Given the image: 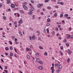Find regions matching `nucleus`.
Returning <instances> with one entry per match:
<instances>
[{"mask_svg": "<svg viewBox=\"0 0 73 73\" xmlns=\"http://www.w3.org/2000/svg\"><path fill=\"white\" fill-rule=\"evenodd\" d=\"M57 3L58 4H60V5H64V3L63 2H60V1H58Z\"/></svg>", "mask_w": 73, "mask_h": 73, "instance_id": "nucleus-1", "label": "nucleus"}, {"mask_svg": "<svg viewBox=\"0 0 73 73\" xmlns=\"http://www.w3.org/2000/svg\"><path fill=\"white\" fill-rule=\"evenodd\" d=\"M62 68V65H59L58 66V69H61Z\"/></svg>", "mask_w": 73, "mask_h": 73, "instance_id": "nucleus-2", "label": "nucleus"}, {"mask_svg": "<svg viewBox=\"0 0 73 73\" xmlns=\"http://www.w3.org/2000/svg\"><path fill=\"white\" fill-rule=\"evenodd\" d=\"M68 52L69 55H70L72 53V52H70V50L69 49L68 50Z\"/></svg>", "mask_w": 73, "mask_h": 73, "instance_id": "nucleus-3", "label": "nucleus"}, {"mask_svg": "<svg viewBox=\"0 0 73 73\" xmlns=\"http://www.w3.org/2000/svg\"><path fill=\"white\" fill-rule=\"evenodd\" d=\"M35 10V9L33 7H32L31 8V9L30 10V12H33Z\"/></svg>", "mask_w": 73, "mask_h": 73, "instance_id": "nucleus-4", "label": "nucleus"}, {"mask_svg": "<svg viewBox=\"0 0 73 73\" xmlns=\"http://www.w3.org/2000/svg\"><path fill=\"white\" fill-rule=\"evenodd\" d=\"M23 7L25 10H27L28 9V7L25 6H23Z\"/></svg>", "mask_w": 73, "mask_h": 73, "instance_id": "nucleus-5", "label": "nucleus"}, {"mask_svg": "<svg viewBox=\"0 0 73 73\" xmlns=\"http://www.w3.org/2000/svg\"><path fill=\"white\" fill-rule=\"evenodd\" d=\"M36 62H39V61H40V60L38 58H37L36 60Z\"/></svg>", "mask_w": 73, "mask_h": 73, "instance_id": "nucleus-6", "label": "nucleus"}, {"mask_svg": "<svg viewBox=\"0 0 73 73\" xmlns=\"http://www.w3.org/2000/svg\"><path fill=\"white\" fill-rule=\"evenodd\" d=\"M7 3L8 4H11V2L10 0H7Z\"/></svg>", "mask_w": 73, "mask_h": 73, "instance_id": "nucleus-7", "label": "nucleus"}, {"mask_svg": "<svg viewBox=\"0 0 73 73\" xmlns=\"http://www.w3.org/2000/svg\"><path fill=\"white\" fill-rule=\"evenodd\" d=\"M41 6H43V5L42 4H39L38 5V8H40Z\"/></svg>", "mask_w": 73, "mask_h": 73, "instance_id": "nucleus-8", "label": "nucleus"}, {"mask_svg": "<svg viewBox=\"0 0 73 73\" xmlns=\"http://www.w3.org/2000/svg\"><path fill=\"white\" fill-rule=\"evenodd\" d=\"M26 51L27 52H28V51H31V48H27L26 49Z\"/></svg>", "mask_w": 73, "mask_h": 73, "instance_id": "nucleus-9", "label": "nucleus"}, {"mask_svg": "<svg viewBox=\"0 0 73 73\" xmlns=\"http://www.w3.org/2000/svg\"><path fill=\"white\" fill-rule=\"evenodd\" d=\"M11 6L12 8H14L15 7V5L14 4H12L11 5Z\"/></svg>", "mask_w": 73, "mask_h": 73, "instance_id": "nucleus-10", "label": "nucleus"}, {"mask_svg": "<svg viewBox=\"0 0 73 73\" xmlns=\"http://www.w3.org/2000/svg\"><path fill=\"white\" fill-rule=\"evenodd\" d=\"M38 69H40V70H42V67L41 66H40L38 67Z\"/></svg>", "mask_w": 73, "mask_h": 73, "instance_id": "nucleus-11", "label": "nucleus"}, {"mask_svg": "<svg viewBox=\"0 0 73 73\" xmlns=\"http://www.w3.org/2000/svg\"><path fill=\"white\" fill-rule=\"evenodd\" d=\"M32 38L33 40H35V38H36V37H35V36L34 35L33 36H32Z\"/></svg>", "mask_w": 73, "mask_h": 73, "instance_id": "nucleus-12", "label": "nucleus"}, {"mask_svg": "<svg viewBox=\"0 0 73 73\" xmlns=\"http://www.w3.org/2000/svg\"><path fill=\"white\" fill-rule=\"evenodd\" d=\"M46 27H49V26H50V24L49 23H47L46 24Z\"/></svg>", "mask_w": 73, "mask_h": 73, "instance_id": "nucleus-13", "label": "nucleus"}, {"mask_svg": "<svg viewBox=\"0 0 73 73\" xmlns=\"http://www.w3.org/2000/svg\"><path fill=\"white\" fill-rule=\"evenodd\" d=\"M47 21L48 23H49L50 21V18H48L47 19Z\"/></svg>", "mask_w": 73, "mask_h": 73, "instance_id": "nucleus-14", "label": "nucleus"}, {"mask_svg": "<svg viewBox=\"0 0 73 73\" xmlns=\"http://www.w3.org/2000/svg\"><path fill=\"white\" fill-rule=\"evenodd\" d=\"M19 24H22L23 23V21L21 20H20L19 22Z\"/></svg>", "mask_w": 73, "mask_h": 73, "instance_id": "nucleus-15", "label": "nucleus"}, {"mask_svg": "<svg viewBox=\"0 0 73 73\" xmlns=\"http://www.w3.org/2000/svg\"><path fill=\"white\" fill-rule=\"evenodd\" d=\"M64 17H68V16H69V15H68V14H65L64 15Z\"/></svg>", "mask_w": 73, "mask_h": 73, "instance_id": "nucleus-16", "label": "nucleus"}, {"mask_svg": "<svg viewBox=\"0 0 73 73\" xmlns=\"http://www.w3.org/2000/svg\"><path fill=\"white\" fill-rule=\"evenodd\" d=\"M10 49L11 50H12L13 49V47L11 46L10 47Z\"/></svg>", "mask_w": 73, "mask_h": 73, "instance_id": "nucleus-17", "label": "nucleus"}, {"mask_svg": "<svg viewBox=\"0 0 73 73\" xmlns=\"http://www.w3.org/2000/svg\"><path fill=\"white\" fill-rule=\"evenodd\" d=\"M27 58H28V59H30V56H29V55H27Z\"/></svg>", "mask_w": 73, "mask_h": 73, "instance_id": "nucleus-18", "label": "nucleus"}, {"mask_svg": "<svg viewBox=\"0 0 73 73\" xmlns=\"http://www.w3.org/2000/svg\"><path fill=\"white\" fill-rule=\"evenodd\" d=\"M19 34H20L21 36H23V34H22V33L21 32V31H19Z\"/></svg>", "mask_w": 73, "mask_h": 73, "instance_id": "nucleus-19", "label": "nucleus"}, {"mask_svg": "<svg viewBox=\"0 0 73 73\" xmlns=\"http://www.w3.org/2000/svg\"><path fill=\"white\" fill-rule=\"evenodd\" d=\"M70 58H68L67 59V62L68 63H69V61H70Z\"/></svg>", "mask_w": 73, "mask_h": 73, "instance_id": "nucleus-20", "label": "nucleus"}, {"mask_svg": "<svg viewBox=\"0 0 73 73\" xmlns=\"http://www.w3.org/2000/svg\"><path fill=\"white\" fill-rule=\"evenodd\" d=\"M59 52L60 53L61 56H63V53H62V52L61 51H60Z\"/></svg>", "mask_w": 73, "mask_h": 73, "instance_id": "nucleus-21", "label": "nucleus"}, {"mask_svg": "<svg viewBox=\"0 0 73 73\" xmlns=\"http://www.w3.org/2000/svg\"><path fill=\"white\" fill-rule=\"evenodd\" d=\"M20 13H21L24 14V12L23 11L21 10H20Z\"/></svg>", "mask_w": 73, "mask_h": 73, "instance_id": "nucleus-22", "label": "nucleus"}, {"mask_svg": "<svg viewBox=\"0 0 73 73\" xmlns=\"http://www.w3.org/2000/svg\"><path fill=\"white\" fill-rule=\"evenodd\" d=\"M62 17H63V14H61L60 15V17L62 18Z\"/></svg>", "mask_w": 73, "mask_h": 73, "instance_id": "nucleus-23", "label": "nucleus"}, {"mask_svg": "<svg viewBox=\"0 0 73 73\" xmlns=\"http://www.w3.org/2000/svg\"><path fill=\"white\" fill-rule=\"evenodd\" d=\"M5 49L6 50H9V48H8V47H6L5 48Z\"/></svg>", "mask_w": 73, "mask_h": 73, "instance_id": "nucleus-24", "label": "nucleus"}, {"mask_svg": "<svg viewBox=\"0 0 73 73\" xmlns=\"http://www.w3.org/2000/svg\"><path fill=\"white\" fill-rule=\"evenodd\" d=\"M54 68V66H52L51 67L50 70H52V69H53Z\"/></svg>", "mask_w": 73, "mask_h": 73, "instance_id": "nucleus-25", "label": "nucleus"}, {"mask_svg": "<svg viewBox=\"0 0 73 73\" xmlns=\"http://www.w3.org/2000/svg\"><path fill=\"white\" fill-rule=\"evenodd\" d=\"M3 7V3H0V7L1 8V7Z\"/></svg>", "mask_w": 73, "mask_h": 73, "instance_id": "nucleus-26", "label": "nucleus"}, {"mask_svg": "<svg viewBox=\"0 0 73 73\" xmlns=\"http://www.w3.org/2000/svg\"><path fill=\"white\" fill-rule=\"evenodd\" d=\"M27 5V3L26 2H25L23 4V6H25Z\"/></svg>", "mask_w": 73, "mask_h": 73, "instance_id": "nucleus-27", "label": "nucleus"}, {"mask_svg": "<svg viewBox=\"0 0 73 73\" xmlns=\"http://www.w3.org/2000/svg\"><path fill=\"white\" fill-rule=\"evenodd\" d=\"M63 42H66V39L64 38V40H63Z\"/></svg>", "mask_w": 73, "mask_h": 73, "instance_id": "nucleus-28", "label": "nucleus"}, {"mask_svg": "<svg viewBox=\"0 0 73 73\" xmlns=\"http://www.w3.org/2000/svg\"><path fill=\"white\" fill-rule=\"evenodd\" d=\"M51 70V72H52V73H54V69H52V70Z\"/></svg>", "mask_w": 73, "mask_h": 73, "instance_id": "nucleus-29", "label": "nucleus"}, {"mask_svg": "<svg viewBox=\"0 0 73 73\" xmlns=\"http://www.w3.org/2000/svg\"><path fill=\"white\" fill-rule=\"evenodd\" d=\"M39 48L40 49H43V48L41 46H39Z\"/></svg>", "mask_w": 73, "mask_h": 73, "instance_id": "nucleus-30", "label": "nucleus"}, {"mask_svg": "<svg viewBox=\"0 0 73 73\" xmlns=\"http://www.w3.org/2000/svg\"><path fill=\"white\" fill-rule=\"evenodd\" d=\"M39 62L40 64H43V62L41 61H40Z\"/></svg>", "mask_w": 73, "mask_h": 73, "instance_id": "nucleus-31", "label": "nucleus"}, {"mask_svg": "<svg viewBox=\"0 0 73 73\" xmlns=\"http://www.w3.org/2000/svg\"><path fill=\"white\" fill-rule=\"evenodd\" d=\"M36 56L37 57H38L39 56L38 53H37L36 54Z\"/></svg>", "mask_w": 73, "mask_h": 73, "instance_id": "nucleus-32", "label": "nucleus"}, {"mask_svg": "<svg viewBox=\"0 0 73 73\" xmlns=\"http://www.w3.org/2000/svg\"><path fill=\"white\" fill-rule=\"evenodd\" d=\"M31 3H32L33 4L35 3V2H34V1L32 0H31Z\"/></svg>", "mask_w": 73, "mask_h": 73, "instance_id": "nucleus-33", "label": "nucleus"}, {"mask_svg": "<svg viewBox=\"0 0 73 73\" xmlns=\"http://www.w3.org/2000/svg\"><path fill=\"white\" fill-rule=\"evenodd\" d=\"M59 65V64H55V66H58Z\"/></svg>", "mask_w": 73, "mask_h": 73, "instance_id": "nucleus-34", "label": "nucleus"}, {"mask_svg": "<svg viewBox=\"0 0 73 73\" xmlns=\"http://www.w3.org/2000/svg\"><path fill=\"white\" fill-rule=\"evenodd\" d=\"M55 30L57 32H58V28L57 27L56 28Z\"/></svg>", "mask_w": 73, "mask_h": 73, "instance_id": "nucleus-35", "label": "nucleus"}, {"mask_svg": "<svg viewBox=\"0 0 73 73\" xmlns=\"http://www.w3.org/2000/svg\"><path fill=\"white\" fill-rule=\"evenodd\" d=\"M29 15H31L32 14V12H29L28 13Z\"/></svg>", "mask_w": 73, "mask_h": 73, "instance_id": "nucleus-36", "label": "nucleus"}, {"mask_svg": "<svg viewBox=\"0 0 73 73\" xmlns=\"http://www.w3.org/2000/svg\"><path fill=\"white\" fill-rule=\"evenodd\" d=\"M6 17L5 16L3 17V19L4 20H6Z\"/></svg>", "mask_w": 73, "mask_h": 73, "instance_id": "nucleus-37", "label": "nucleus"}, {"mask_svg": "<svg viewBox=\"0 0 73 73\" xmlns=\"http://www.w3.org/2000/svg\"><path fill=\"white\" fill-rule=\"evenodd\" d=\"M37 33H38V35H40V32L39 31H36Z\"/></svg>", "mask_w": 73, "mask_h": 73, "instance_id": "nucleus-38", "label": "nucleus"}, {"mask_svg": "<svg viewBox=\"0 0 73 73\" xmlns=\"http://www.w3.org/2000/svg\"><path fill=\"white\" fill-rule=\"evenodd\" d=\"M54 15L55 17H57V13H55L54 14Z\"/></svg>", "mask_w": 73, "mask_h": 73, "instance_id": "nucleus-39", "label": "nucleus"}, {"mask_svg": "<svg viewBox=\"0 0 73 73\" xmlns=\"http://www.w3.org/2000/svg\"><path fill=\"white\" fill-rule=\"evenodd\" d=\"M46 30L47 31V33H49V29H46Z\"/></svg>", "mask_w": 73, "mask_h": 73, "instance_id": "nucleus-40", "label": "nucleus"}, {"mask_svg": "<svg viewBox=\"0 0 73 73\" xmlns=\"http://www.w3.org/2000/svg\"><path fill=\"white\" fill-rule=\"evenodd\" d=\"M49 2V0H45L44 1L45 3H48V2Z\"/></svg>", "mask_w": 73, "mask_h": 73, "instance_id": "nucleus-41", "label": "nucleus"}, {"mask_svg": "<svg viewBox=\"0 0 73 73\" xmlns=\"http://www.w3.org/2000/svg\"><path fill=\"white\" fill-rule=\"evenodd\" d=\"M10 54L11 56H13V54L12 53H10Z\"/></svg>", "mask_w": 73, "mask_h": 73, "instance_id": "nucleus-42", "label": "nucleus"}, {"mask_svg": "<svg viewBox=\"0 0 73 73\" xmlns=\"http://www.w3.org/2000/svg\"><path fill=\"white\" fill-rule=\"evenodd\" d=\"M9 42H10V45H12V41H9Z\"/></svg>", "mask_w": 73, "mask_h": 73, "instance_id": "nucleus-43", "label": "nucleus"}, {"mask_svg": "<svg viewBox=\"0 0 73 73\" xmlns=\"http://www.w3.org/2000/svg\"><path fill=\"white\" fill-rule=\"evenodd\" d=\"M55 8H58V5H55Z\"/></svg>", "mask_w": 73, "mask_h": 73, "instance_id": "nucleus-44", "label": "nucleus"}, {"mask_svg": "<svg viewBox=\"0 0 73 73\" xmlns=\"http://www.w3.org/2000/svg\"><path fill=\"white\" fill-rule=\"evenodd\" d=\"M0 69H1V70H3V68H2V66H1V65H0Z\"/></svg>", "mask_w": 73, "mask_h": 73, "instance_id": "nucleus-45", "label": "nucleus"}, {"mask_svg": "<svg viewBox=\"0 0 73 73\" xmlns=\"http://www.w3.org/2000/svg\"><path fill=\"white\" fill-rule=\"evenodd\" d=\"M47 8H48V9H51V7H50V6H48L47 7Z\"/></svg>", "mask_w": 73, "mask_h": 73, "instance_id": "nucleus-46", "label": "nucleus"}, {"mask_svg": "<svg viewBox=\"0 0 73 73\" xmlns=\"http://www.w3.org/2000/svg\"><path fill=\"white\" fill-rule=\"evenodd\" d=\"M35 15H33V20H34V19H35Z\"/></svg>", "mask_w": 73, "mask_h": 73, "instance_id": "nucleus-47", "label": "nucleus"}, {"mask_svg": "<svg viewBox=\"0 0 73 73\" xmlns=\"http://www.w3.org/2000/svg\"><path fill=\"white\" fill-rule=\"evenodd\" d=\"M17 22L16 21H15L14 23V24L15 25H16V24H17Z\"/></svg>", "mask_w": 73, "mask_h": 73, "instance_id": "nucleus-48", "label": "nucleus"}, {"mask_svg": "<svg viewBox=\"0 0 73 73\" xmlns=\"http://www.w3.org/2000/svg\"><path fill=\"white\" fill-rule=\"evenodd\" d=\"M67 19H71V18L70 17H67Z\"/></svg>", "mask_w": 73, "mask_h": 73, "instance_id": "nucleus-49", "label": "nucleus"}, {"mask_svg": "<svg viewBox=\"0 0 73 73\" xmlns=\"http://www.w3.org/2000/svg\"><path fill=\"white\" fill-rule=\"evenodd\" d=\"M71 38H73V36L72 35H70V37Z\"/></svg>", "mask_w": 73, "mask_h": 73, "instance_id": "nucleus-50", "label": "nucleus"}, {"mask_svg": "<svg viewBox=\"0 0 73 73\" xmlns=\"http://www.w3.org/2000/svg\"><path fill=\"white\" fill-rule=\"evenodd\" d=\"M44 54L45 56H47V52H44Z\"/></svg>", "mask_w": 73, "mask_h": 73, "instance_id": "nucleus-51", "label": "nucleus"}, {"mask_svg": "<svg viewBox=\"0 0 73 73\" xmlns=\"http://www.w3.org/2000/svg\"><path fill=\"white\" fill-rule=\"evenodd\" d=\"M60 49H61V50H62L63 49H64V48H63V46H61L60 47Z\"/></svg>", "mask_w": 73, "mask_h": 73, "instance_id": "nucleus-52", "label": "nucleus"}, {"mask_svg": "<svg viewBox=\"0 0 73 73\" xmlns=\"http://www.w3.org/2000/svg\"><path fill=\"white\" fill-rule=\"evenodd\" d=\"M5 69H7V68H8V67H7V66H5Z\"/></svg>", "mask_w": 73, "mask_h": 73, "instance_id": "nucleus-53", "label": "nucleus"}, {"mask_svg": "<svg viewBox=\"0 0 73 73\" xmlns=\"http://www.w3.org/2000/svg\"><path fill=\"white\" fill-rule=\"evenodd\" d=\"M56 72L57 73H59L60 72V71L58 70H56Z\"/></svg>", "mask_w": 73, "mask_h": 73, "instance_id": "nucleus-54", "label": "nucleus"}, {"mask_svg": "<svg viewBox=\"0 0 73 73\" xmlns=\"http://www.w3.org/2000/svg\"><path fill=\"white\" fill-rule=\"evenodd\" d=\"M5 54L6 55V56H8V53H7V52H5Z\"/></svg>", "mask_w": 73, "mask_h": 73, "instance_id": "nucleus-55", "label": "nucleus"}, {"mask_svg": "<svg viewBox=\"0 0 73 73\" xmlns=\"http://www.w3.org/2000/svg\"><path fill=\"white\" fill-rule=\"evenodd\" d=\"M52 66H54V64L53 63H52Z\"/></svg>", "mask_w": 73, "mask_h": 73, "instance_id": "nucleus-56", "label": "nucleus"}, {"mask_svg": "<svg viewBox=\"0 0 73 73\" xmlns=\"http://www.w3.org/2000/svg\"><path fill=\"white\" fill-rule=\"evenodd\" d=\"M15 42L16 44H18V42H17L15 41Z\"/></svg>", "mask_w": 73, "mask_h": 73, "instance_id": "nucleus-57", "label": "nucleus"}, {"mask_svg": "<svg viewBox=\"0 0 73 73\" xmlns=\"http://www.w3.org/2000/svg\"><path fill=\"white\" fill-rule=\"evenodd\" d=\"M29 38L30 40H32V38L31 37V36H30Z\"/></svg>", "mask_w": 73, "mask_h": 73, "instance_id": "nucleus-58", "label": "nucleus"}, {"mask_svg": "<svg viewBox=\"0 0 73 73\" xmlns=\"http://www.w3.org/2000/svg\"><path fill=\"white\" fill-rule=\"evenodd\" d=\"M17 14L18 15H17V17H19L20 16V14H19V13H17Z\"/></svg>", "mask_w": 73, "mask_h": 73, "instance_id": "nucleus-59", "label": "nucleus"}, {"mask_svg": "<svg viewBox=\"0 0 73 73\" xmlns=\"http://www.w3.org/2000/svg\"><path fill=\"white\" fill-rule=\"evenodd\" d=\"M69 31H71V30H72V28H69Z\"/></svg>", "mask_w": 73, "mask_h": 73, "instance_id": "nucleus-60", "label": "nucleus"}, {"mask_svg": "<svg viewBox=\"0 0 73 73\" xmlns=\"http://www.w3.org/2000/svg\"><path fill=\"white\" fill-rule=\"evenodd\" d=\"M52 35H54V34H55L54 32L52 31Z\"/></svg>", "mask_w": 73, "mask_h": 73, "instance_id": "nucleus-61", "label": "nucleus"}, {"mask_svg": "<svg viewBox=\"0 0 73 73\" xmlns=\"http://www.w3.org/2000/svg\"><path fill=\"white\" fill-rule=\"evenodd\" d=\"M3 29L2 28H0V31H2L3 30Z\"/></svg>", "mask_w": 73, "mask_h": 73, "instance_id": "nucleus-62", "label": "nucleus"}, {"mask_svg": "<svg viewBox=\"0 0 73 73\" xmlns=\"http://www.w3.org/2000/svg\"><path fill=\"white\" fill-rule=\"evenodd\" d=\"M15 41H17V38H15Z\"/></svg>", "mask_w": 73, "mask_h": 73, "instance_id": "nucleus-63", "label": "nucleus"}, {"mask_svg": "<svg viewBox=\"0 0 73 73\" xmlns=\"http://www.w3.org/2000/svg\"><path fill=\"white\" fill-rule=\"evenodd\" d=\"M66 45L67 46H69V44L68 43H67Z\"/></svg>", "mask_w": 73, "mask_h": 73, "instance_id": "nucleus-64", "label": "nucleus"}]
</instances>
